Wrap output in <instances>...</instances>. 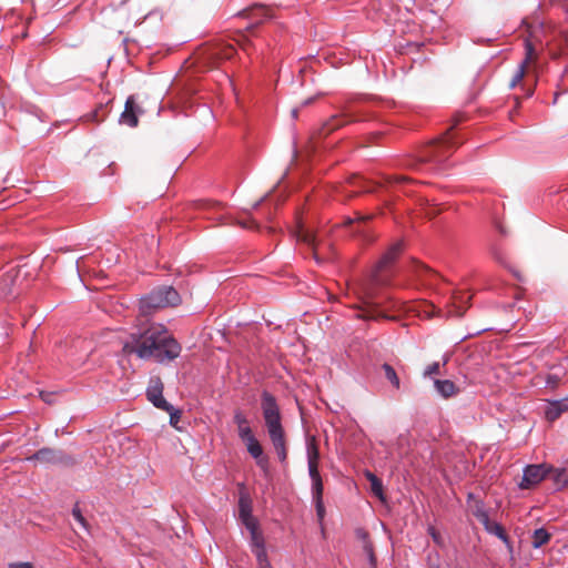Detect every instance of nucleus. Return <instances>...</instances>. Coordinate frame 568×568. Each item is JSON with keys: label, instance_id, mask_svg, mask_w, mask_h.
<instances>
[{"label": "nucleus", "instance_id": "f257e3e1", "mask_svg": "<svg viewBox=\"0 0 568 568\" xmlns=\"http://www.w3.org/2000/svg\"><path fill=\"white\" fill-rule=\"evenodd\" d=\"M400 251L402 243L393 244L374 266L369 276L354 285L355 293L363 304L361 312L356 315L358 318L366 321H377L379 318L394 320L393 316H388L379 310L383 302L376 300L378 297L377 288L388 284L389 276L387 272Z\"/></svg>", "mask_w": 568, "mask_h": 568}, {"label": "nucleus", "instance_id": "f03ea898", "mask_svg": "<svg viewBox=\"0 0 568 568\" xmlns=\"http://www.w3.org/2000/svg\"><path fill=\"white\" fill-rule=\"evenodd\" d=\"M126 354L135 353L140 358H154L159 363L172 361L181 353L180 344L161 324H152L139 336L133 335L132 343L123 346Z\"/></svg>", "mask_w": 568, "mask_h": 568}, {"label": "nucleus", "instance_id": "7ed1b4c3", "mask_svg": "<svg viewBox=\"0 0 568 568\" xmlns=\"http://www.w3.org/2000/svg\"><path fill=\"white\" fill-rule=\"evenodd\" d=\"M263 415L270 438L281 462L287 457L281 416L272 393H263Z\"/></svg>", "mask_w": 568, "mask_h": 568}, {"label": "nucleus", "instance_id": "20e7f679", "mask_svg": "<svg viewBox=\"0 0 568 568\" xmlns=\"http://www.w3.org/2000/svg\"><path fill=\"white\" fill-rule=\"evenodd\" d=\"M179 303V293L172 286H163L153 290L140 300V312L148 316L158 310L175 306Z\"/></svg>", "mask_w": 568, "mask_h": 568}, {"label": "nucleus", "instance_id": "39448f33", "mask_svg": "<svg viewBox=\"0 0 568 568\" xmlns=\"http://www.w3.org/2000/svg\"><path fill=\"white\" fill-rule=\"evenodd\" d=\"M454 146L452 138L446 134L437 142L430 144L422 155L423 161L442 163L450 154V149Z\"/></svg>", "mask_w": 568, "mask_h": 568}, {"label": "nucleus", "instance_id": "423d86ee", "mask_svg": "<svg viewBox=\"0 0 568 568\" xmlns=\"http://www.w3.org/2000/svg\"><path fill=\"white\" fill-rule=\"evenodd\" d=\"M551 466L546 464L527 465L524 468L523 479L519 484L521 489H528L542 481L550 473Z\"/></svg>", "mask_w": 568, "mask_h": 568}, {"label": "nucleus", "instance_id": "0eeeda50", "mask_svg": "<svg viewBox=\"0 0 568 568\" xmlns=\"http://www.w3.org/2000/svg\"><path fill=\"white\" fill-rule=\"evenodd\" d=\"M28 462H39L41 464H63L68 465L73 462L71 456L65 455L62 450L43 447L27 458Z\"/></svg>", "mask_w": 568, "mask_h": 568}, {"label": "nucleus", "instance_id": "6e6552de", "mask_svg": "<svg viewBox=\"0 0 568 568\" xmlns=\"http://www.w3.org/2000/svg\"><path fill=\"white\" fill-rule=\"evenodd\" d=\"M444 366L445 363L440 364L439 362L429 364L424 369L423 377L430 379L436 390H455V385L452 381L442 378V369Z\"/></svg>", "mask_w": 568, "mask_h": 568}, {"label": "nucleus", "instance_id": "1a4fd4ad", "mask_svg": "<svg viewBox=\"0 0 568 568\" xmlns=\"http://www.w3.org/2000/svg\"><path fill=\"white\" fill-rule=\"evenodd\" d=\"M544 415L548 422H554L561 416L562 413L568 410V396L559 399H545L544 400Z\"/></svg>", "mask_w": 568, "mask_h": 568}, {"label": "nucleus", "instance_id": "9d476101", "mask_svg": "<svg viewBox=\"0 0 568 568\" xmlns=\"http://www.w3.org/2000/svg\"><path fill=\"white\" fill-rule=\"evenodd\" d=\"M526 55L521 63L518 65L516 72L510 81V88H515L525 77L527 64L534 59L535 47L530 40L525 41Z\"/></svg>", "mask_w": 568, "mask_h": 568}, {"label": "nucleus", "instance_id": "9b49d317", "mask_svg": "<svg viewBox=\"0 0 568 568\" xmlns=\"http://www.w3.org/2000/svg\"><path fill=\"white\" fill-rule=\"evenodd\" d=\"M120 122L131 128L138 125V110L134 102V97L130 95L126 99L123 112L120 115Z\"/></svg>", "mask_w": 568, "mask_h": 568}, {"label": "nucleus", "instance_id": "f8f14e48", "mask_svg": "<svg viewBox=\"0 0 568 568\" xmlns=\"http://www.w3.org/2000/svg\"><path fill=\"white\" fill-rule=\"evenodd\" d=\"M244 444L248 454L256 460L257 466L265 469L267 467V458L263 456V448L258 440L254 437Z\"/></svg>", "mask_w": 568, "mask_h": 568}, {"label": "nucleus", "instance_id": "ddd939ff", "mask_svg": "<svg viewBox=\"0 0 568 568\" xmlns=\"http://www.w3.org/2000/svg\"><path fill=\"white\" fill-rule=\"evenodd\" d=\"M307 468H308L310 478L312 480V494H314V493H316L317 495L323 494L324 487H323L322 477L318 471V463H313V464L308 463Z\"/></svg>", "mask_w": 568, "mask_h": 568}, {"label": "nucleus", "instance_id": "4468645a", "mask_svg": "<svg viewBox=\"0 0 568 568\" xmlns=\"http://www.w3.org/2000/svg\"><path fill=\"white\" fill-rule=\"evenodd\" d=\"M14 274L12 272H7L2 276H0V298H7L12 296L14 293Z\"/></svg>", "mask_w": 568, "mask_h": 568}, {"label": "nucleus", "instance_id": "2eb2a0df", "mask_svg": "<svg viewBox=\"0 0 568 568\" xmlns=\"http://www.w3.org/2000/svg\"><path fill=\"white\" fill-rule=\"evenodd\" d=\"M453 310L449 311L452 316H462L465 313V304L470 300L468 293H456L453 296Z\"/></svg>", "mask_w": 568, "mask_h": 568}, {"label": "nucleus", "instance_id": "dca6fc26", "mask_svg": "<svg viewBox=\"0 0 568 568\" xmlns=\"http://www.w3.org/2000/svg\"><path fill=\"white\" fill-rule=\"evenodd\" d=\"M149 402H151L156 408L162 409L164 412H169L173 409L175 405L170 403L165 397L164 393H145Z\"/></svg>", "mask_w": 568, "mask_h": 568}, {"label": "nucleus", "instance_id": "f3484780", "mask_svg": "<svg viewBox=\"0 0 568 568\" xmlns=\"http://www.w3.org/2000/svg\"><path fill=\"white\" fill-rule=\"evenodd\" d=\"M549 474H551V479H552L554 484L556 485L557 489H562L566 486H568V468L551 467V470Z\"/></svg>", "mask_w": 568, "mask_h": 568}, {"label": "nucleus", "instance_id": "a211bd4d", "mask_svg": "<svg viewBox=\"0 0 568 568\" xmlns=\"http://www.w3.org/2000/svg\"><path fill=\"white\" fill-rule=\"evenodd\" d=\"M253 517L254 516L252 514L251 499L246 495H241L239 498V519H240V521L247 520Z\"/></svg>", "mask_w": 568, "mask_h": 568}, {"label": "nucleus", "instance_id": "6ab92c4d", "mask_svg": "<svg viewBox=\"0 0 568 568\" xmlns=\"http://www.w3.org/2000/svg\"><path fill=\"white\" fill-rule=\"evenodd\" d=\"M551 535L544 528H537L531 535V546L535 549L541 548L550 540Z\"/></svg>", "mask_w": 568, "mask_h": 568}, {"label": "nucleus", "instance_id": "aec40b11", "mask_svg": "<svg viewBox=\"0 0 568 568\" xmlns=\"http://www.w3.org/2000/svg\"><path fill=\"white\" fill-rule=\"evenodd\" d=\"M366 478L368 479L369 484H371V490L372 493L382 501H385V494H384V488H383V483L382 480L373 473L371 471H367L366 473Z\"/></svg>", "mask_w": 568, "mask_h": 568}, {"label": "nucleus", "instance_id": "412c9836", "mask_svg": "<svg viewBox=\"0 0 568 568\" xmlns=\"http://www.w3.org/2000/svg\"><path fill=\"white\" fill-rule=\"evenodd\" d=\"M382 372L387 381H389L390 386L394 388L400 387V381L395 372V369L389 364L382 365Z\"/></svg>", "mask_w": 568, "mask_h": 568}, {"label": "nucleus", "instance_id": "4be33fe9", "mask_svg": "<svg viewBox=\"0 0 568 568\" xmlns=\"http://www.w3.org/2000/svg\"><path fill=\"white\" fill-rule=\"evenodd\" d=\"M306 456L307 464L318 463L320 460V452L314 438L306 440Z\"/></svg>", "mask_w": 568, "mask_h": 568}, {"label": "nucleus", "instance_id": "5701e85b", "mask_svg": "<svg viewBox=\"0 0 568 568\" xmlns=\"http://www.w3.org/2000/svg\"><path fill=\"white\" fill-rule=\"evenodd\" d=\"M473 515L479 520V523L484 526L485 524H488L489 515L485 507L484 501L478 500L476 501L475 509L473 510Z\"/></svg>", "mask_w": 568, "mask_h": 568}, {"label": "nucleus", "instance_id": "b1692460", "mask_svg": "<svg viewBox=\"0 0 568 568\" xmlns=\"http://www.w3.org/2000/svg\"><path fill=\"white\" fill-rule=\"evenodd\" d=\"M252 552L265 548L264 536L261 530L250 534L248 540Z\"/></svg>", "mask_w": 568, "mask_h": 568}, {"label": "nucleus", "instance_id": "393cba45", "mask_svg": "<svg viewBox=\"0 0 568 568\" xmlns=\"http://www.w3.org/2000/svg\"><path fill=\"white\" fill-rule=\"evenodd\" d=\"M484 528L488 534H491L497 538H503L504 534L506 532L504 527L499 523L491 520H489L488 524H485Z\"/></svg>", "mask_w": 568, "mask_h": 568}, {"label": "nucleus", "instance_id": "a878e982", "mask_svg": "<svg viewBox=\"0 0 568 568\" xmlns=\"http://www.w3.org/2000/svg\"><path fill=\"white\" fill-rule=\"evenodd\" d=\"M253 554L256 557V562L258 568H273L266 552V548L255 550Z\"/></svg>", "mask_w": 568, "mask_h": 568}, {"label": "nucleus", "instance_id": "bb28decb", "mask_svg": "<svg viewBox=\"0 0 568 568\" xmlns=\"http://www.w3.org/2000/svg\"><path fill=\"white\" fill-rule=\"evenodd\" d=\"M296 236L298 241L306 243L314 250L316 248V236L313 233L302 229L298 231Z\"/></svg>", "mask_w": 568, "mask_h": 568}, {"label": "nucleus", "instance_id": "cd10ccee", "mask_svg": "<svg viewBox=\"0 0 568 568\" xmlns=\"http://www.w3.org/2000/svg\"><path fill=\"white\" fill-rule=\"evenodd\" d=\"M313 501L315 504L316 515L320 520H322L325 516V507L323 504V494H312Z\"/></svg>", "mask_w": 568, "mask_h": 568}, {"label": "nucleus", "instance_id": "c85d7f7f", "mask_svg": "<svg viewBox=\"0 0 568 568\" xmlns=\"http://www.w3.org/2000/svg\"><path fill=\"white\" fill-rule=\"evenodd\" d=\"M214 55L219 57L220 59H232L235 54V49L232 45H226L220 49H216L213 53Z\"/></svg>", "mask_w": 568, "mask_h": 568}, {"label": "nucleus", "instance_id": "c756f323", "mask_svg": "<svg viewBox=\"0 0 568 568\" xmlns=\"http://www.w3.org/2000/svg\"><path fill=\"white\" fill-rule=\"evenodd\" d=\"M168 414L170 415V422L169 424L174 427L175 429H181L179 427V422H180V418H181V414H182V410L180 408H178L176 406L173 407V409H170L168 412Z\"/></svg>", "mask_w": 568, "mask_h": 568}, {"label": "nucleus", "instance_id": "7c9ffc66", "mask_svg": "<svg viewBox=\"0 0 568 568\" xmlns=\"http://www.w3.org/2000/svg\"><path fill=\"white\" fill-rule=\"evenodd\" d=\"M27 381L28 378L26 376H20V377H12L9 383H8V388L9 389H13V388H24L27 387Z\"/></svg>", "mask_w": 568, "mask_h": 568}, {"label": "nucleus", "instance_id": "2f4dec72", "mask_svg": "<svg viewBox=\"0 0 568 568\" xmlns=\"http://www.w3.org/2000/svg\"><path fill=\"white\" fill-rule=\"evenodd\" d=\"M239 437L242 439L243 443L248 442L250 439L254 438L255 436L252 433V429L248 425L239 427Z\"/></svg>", "mask_w": 568, "mask_h": 568}, {"label": "nucleus", "instance_id": "473e14b6", "mask_svg": "<svg viewBox=\"0 0 568 568\" xmlns=\"http://www.w3.org/2000/svg\"><path fill=\"white\" fill-rule=\"evenodd\" d=\"M427 532L428 535L432 537L433 541L439 546V547H443L444 546V540H443V537L442 535L439 534V531H437V529L434 527V526H429L427 528Z\"/></svg>", "mask_w": 568, "mask_h": 568}, {"label": "nucleus", "instance_id": "72a5a7b5", "mask_svg": "<svg viewBox=\"0 0 568 568\" xmlns=\"http://www.w3.org/2000/svg\"><path fill=\"white\" fill-rule=\"evenodd\" d=\"M164 385L159 376H152L146 390H163Z\"/></svg>", "mask_w": 568, "mask_h": 568}, {"label": "nucleus", "instance_id": "f704fd0d", "mask_svg": "<svg viewBox=\"0 0 568 568\" xmlns=\"http://www.w3.org/2000/svg\"><path fill=\"white\" fill-rule=\"evenodd\" d=\"M241 523L250 534L260 530L258 523L255 517L250 518L247 520H242Z\"/></svg>", "mask_w": 568, "mask_h": 568}, {"label": "nucleus", "instance_id": "c9c22d12", "mask_svg": "<svg viewBox=\"0 0 568 568\" xmlns=\"http://www.w3.org/2000/svg\"><path fill=\"white\" fill-rule=\"evenodd\" d=\"M345 122L339 119V116H333L326 124L325 128L327 131L335 130L338 126H342Z\"/></svg>", "mask_w": 568, "mask_h": 568}, {"label": "nucleus", "instance_id": "e433bc0d", "mask_svg": "<svg viewBox=\"0 0 568 568\" xmlns=\"http://www.w3.org/2000/svg\"><path fill=\"white\" fill-rule=\"evenodd\" d=\"M72 516L81 526L85 527V519L82 516V513H81L80 508L78 507V505L73 507Z\"/></svg>", "mask_w": 568, "mask_h": 568}, {"label": "nucleus", "instance_id": "4c0bfd02", "mask_svg": "<svg viewBox=\"0 0 568 568\" xmlns=\"http://www.w3.org/2000/svg\"><path fill=\"white\" fill-rule=\"evenodd\" d=\"M234 422L236 423L237 427H240V425H242V426H246L247 425L246 417L243 414L239 413V412L234 415Z\"/></svg>", "mask_w": 568, "mask_h": 568}, {"label": "nucleus", "instance_id": "58836bf2", "mask_svg": "<svg viewBox=\"0 0 568 568\" xmlns=\"http://www.w3.org/2000/svg\"><path fill=\"white\" fill-rule=\"evenodd\" d=\"M55 395V393H39V397L45 402L47 404H52L53 403V396Z\"/></svg>", "mask_w": 568, "mask_h": 568}, {"label": "nucleus", "instance_id": "ea45409f", "mask_svg": "<svg viewBox=\"0 0 568 568\" xmlns=\"http://www.w3.org/2000/svg\"><path fill=\"white\" fill-rule=\"evenodd\" d=\"M31 566L30 562H12L9 564L8 568H30Z\"/></svg>", "mask_w": 568, "mask_h": 568}, {"label": "nucleus", "instance_id": "a19ab883", "mask_svg": "<svg viewBox=\"0 0 568 568\" xmlns=\"http://www.w3.org/2000/svg\"><path fill=\"white\" fill-rule=\"evenodd\" d=\"M499 539L505 544V546L508 548V550H509L510 552H513V545H511V541H510V539H509L508 535L505 532V534H504V537H503V538H499Z\"/></svg>", "mask_w": 568, "mask_h": 568}, {"label": "nucleus", "instance_id": "79ce46f5", "mask_svg": "<svg viewBox=\"0 0 568 568\" xmlns=\"http://www.w3.org/2000/svg\"><path fill=\"white\" fill-rule=\"evenodd\" d=\"M499 539L505 544V546L508 548V550H509L510 552H513V545H511V541H510V539H509L508 535L505 532V534H504V537H503V538H499Z\"/></svg>", "mask_w": 568, "mask_h": 568}, {"label": "nucleus", "instance_id": "37998d69", "mask_svg": "<svg viewBox=\"0 0 568 568\" xmlns=\"http://www.w3.org/2000/svg\"><path fill=\"white\" fill-rule=\"evenodd\" d=\"M256 11L261 13L264 19L270 18L268 10L263 7L257 8Z\"/></svg>", "mask_w": 568, "mask_h": 568}, {"label": "nucleus", "instance_id": "c03bdc74", "mask_svg": "<svg viewBox=\"0 0 568 568\" xmlns=\"http://www.w3.org/2000/svg\"><path fill=\"white\" fill-rule=\"evenodd\" d=\"M356 535H357V537H359L362 539H367V537H368V534L364 529H357Z\"/></svg>", "mask_w": 568, "mask_h": 568}, {"label": "nucleus", "instance_id": "a18cd8bd", "mask_svg": "<svg viewBox=\"0 0 568 568\" xmlns=\"http://www.w3.org/2000/svg\"><path fill=\"white\" fill-rule=\"evenodd\" d=\"M439 394L443 396V398L447 399V398H449L452 395H454L455 393H439Z\"/></svg>", "mask_w": 568, "mask_h": 568}, {"label": "nucleus", "instance_id": "49530a36", "mask_svg": "<svg viewBox=\"0 0 568 568\" xmlns=\"http://www.w3.org/2000/svg\"><path fill=\"white\" fill-rule=\"evenodd\" d=\"M368 219H369V216H366V215H358V216H357V220H358V221H366V220H368Z\"/></svg>", "mask_w": 568, "mask_h": 568}, {"label": "nucleus", "instance_id": "de8ad7c7", "mask_svg": "<svg viewBox=\"0 0 568 568\" xmlns=\"http://www.w3.org/2000/svg\"><path fill=\"white\" fill-rule=\"evenodd\" d=\"M297 114H298L297 109H293V110H292V116H293L294 119H296V118H297Z\"/></svg>", "mask_w": 568, "mask_h": 568}, {"label": "nucleus", "instance_id": "09e8293b", "mask_svg": "<svg viewBox=\"0 0 568 568\" xmlns=\"http://www.w3.org/2000/svg\"><path fill=\"white\" fill-rule=\"evenodd\" d=\"M369 558H371V560L374 559V554H373V550L371 548H369Z\"/></svg>", "mask_w": 568, "mask_h": 568}, {"label": "nucleus", "instance_id": "8fccbe9b", "mask_svg": "<svg viewBox=\"0 0 568 568\" xmlns=\"http://www.w3.org/2000/svg\"><path fill=\"white\" fill-rule=\"evenodd\" d=\"M423 271L426 272V273H429L432 275H434L430 271H428L426 267H423Z\"/></svg>", "mask_w": 568, "mask_h": 568}, {"label": "nucleus", "instance_id": "3c124183", "mask_svg": "<svg viewBox=\"0 0 568 568\" xmlns=\"http://www.w3.org/2000/svg\"><path fill=\"white\" fill-rule=\"evenodd\" d=\"M565 9L568 11V0L567 2L564 4Z\"/></svg>", "mask_w": 568, "mask_h": 568}, {"label": "nucleus", "instance_id": "603ef678", "mask_svg": "<svg viewBox=\"0 0 568 568\" xmlns=\"http://www.w3.org/2000/svg\"><path fill=\"white\" fill-rule=\"evenodd\" d=\"M262 201L263 200H261L260 202L255 203V207H257Z\"/></svg>", "mask_w": 568, "mask_h": 568}, {"label": "nucleus", "instance_id": "864d4df0", "mask_svg": "<svg viewBox=\"0 0 568 568\" xmlns=\"http://www.w3.org/2000/svg\"><path fill=\"white\" fill-rule=\"evenodd\" d=\"M564 467H565V468H568V460H567V465H566V466H564Z\"/></svg>", "mask_w": 568, "mask_h": 568}, {"label": "nucleus", "instance_id": "5fc2aeb1", "mask_svg": "<svg viewBox=\"0 0 568 568\" xmlns=\"http://www.w3.org/2000/svg\"><path fill=\"white\" fill-rule=\"evenodd\" d=\"M432 568H439V566H434V567H432Z\"/></svg>", "mask_w": 568, "mask_h": 568}, {"label": "nucleus", "instance_id": "6e6d98bb", "mask_svg": "<svg viewBox=\"0 0 568 568\" xmlns=\"http://www.w3.org/2000/svg\"><path fill=\"white\" fill-rule=\"evenodd\" d=\"M30 568H33L32 566Z\"/></svg>", "mask_w": 568, "mask_h": 568}]
</instances>
